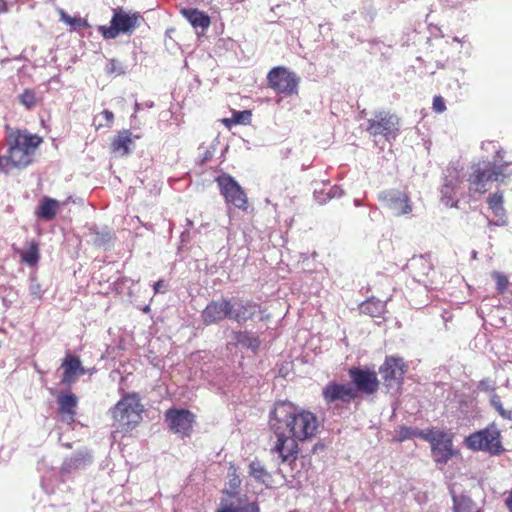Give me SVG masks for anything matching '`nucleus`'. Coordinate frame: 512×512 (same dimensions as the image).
Returning a JSON list of instances; mask_svg holds the SVG:
<instances>
[{
	"label": "nucleus",
	"instance_id": "3c124183",
	"mask_svg": "<svg viewBox=\"0 0 512 512\" xmlns=\"http://www.w3.org/2000/svg\"><path fill=\"white\" fill-rule=\"evenodd\" d=\"M505 505L508 508V510L510 512H512V488H511V491L509 492L507 498L505 499Z\"/></svg>",
	"mask_w": 512,
	"mask_h": 512
},
{
	"label": "nucleus",
	"instance_id": "f03ea898",
	"mask_svg": "<svg viewBox=\"0 0 512 512\" xmlns=\"http://www.w3.org/2000/svg\"><path fill=\"white\" fill-rule=\"evenodd\" d=\"M510 163L503 161L501 150H496L493 161H480L471 167L468 177L469 191L484 194L490 189V183L503 182L511 175L508 171Z\"/></svg>",
	"mask_w": 512,
	"mask_h": 512
},
{
	"label": "nucleus",
	"instance_id": "6ab92c4d",
	"mask_svg": "<svg viewBox=\"0 0 512 512\" xmlns=\"http://www.w3.org/2000/svg\"><path fill=\"white\" fill-rule=\"evenodd\" d=\"M61 366L64 370L61 382L65 385H71L78 375L85 374V369L77 357L68 355Z\"/></svg>",
	"mask_w": 512,
	"mask_h": 512
},
{
	"label": "nucleus",
	"instance_id": "6e6552de",
	"mask_svg": "<svg viewBox=\"0 0 512 512\" xmlns=\"http://www.w3.org/2000/svg\"><path fill=\"white\" fill-rule=\"evenodd\" d=\"M140 19L141 16L137 13L118 11L114 13L110 27L100 26L99 30L105 39H114L121 33H132L139 26Z\"/></svg>",
	"mask_w": 512,
	"mask_h": 512
},
{
	"label": "nucleus",
	"instance_id": "a18cd8bd",
	"mask_svg": "<svg viewBox=\"0 0 512 512\" xmlns=\"http://www.w3.org/2000/svg\"><path fill=\"white\" fill-rule=\"evenodd\" d=\"M433 109L438 112V113H442L443 111H445L446 109V106H445V103H444V100L441 96H435L434 99H433Z\"/></svg>",
	"mask_w": 512,
	"mask_h": 512
},
{
	"label": "nucleus",
	"instance_id": "4c0bfd02",
	"mask_svg": "<svg viewBox=\"0 0 512 512\" xmlns=\"http://www.w3.org/2000/svg\"><path fill=\"white\" fill-rule=\"evenodd\" d=\"M105 71L107 74H115L120 76L126 73V66L123 63L112 59L107 64Z\"/></svg>",
	"mask_w": 512,
	"mask_h": 512
},
{
	"label": "nucleus",
	"instance_id": "a878e982",
	"mask_svg": "<svg viewBox=\"0 0 512 512\" xmlns=\"http://www.w3.org/2000/svg\"><path fill=\"white\" fill-rule=\"evenodd\" d=\"M133 144L131 132L129 130L120 131L112 143L113 150L125 156L130 152V146Z\"/></svg>",
	"mask_w": 512,
	"mask_h": 512
},
{
	"label": "nucleus",
	"instance_id": "2eb2a0df",
	"mask_svg": "<svg viewBox=\"0 0 512 512\" xmlns=\"http://www.w3.org/2000/svg\"><path fill=\"white\" fill-rule=\"evenodd\" d=\"M229 312H231L230 300L224 298L215 300L210 302L202 311V321L206 325L218 323L226 317L229 318Z\"/></svg>",
	"mask_w": 512,
	"mask_h": 512
},
{
	"label": "nucleus",
	"instance_id": "c756f323",
	"mask_svg": "<svg viewBox=\"0 0 512 512\" xmlns=\"http://www.w3.org/2000/svg\"><path fill=\"white\" fill-rule=\"evenodd\" d=\"M17 253L21 256L22 261L29 266H34L39 261V248L38 244L34 241L29 244L28 250L18 249Z\"/></svg>",
	"mask_w": 512,
	"mask_h": 512
},
{
	"label": "nucleus",
	"instance_id": "a211bd4d",
	"mask_svg": "<svg viewBox=\"0 0 512 512\" xmlns=\"http://www.w3.org/2000/svg\"><path fill=\"white\" fill-rule=\"evenodd\" d=\"M489 209L497 218L495 221L489 220L488 225L505 226L507 224L506 211L504 208L503 194L499 191L489 195L487 199Z\"/></svg>",
	"mask_w": 512,
	"mask_h": 512
},
{
	"label": "nucleus",
	"instance_id": "423d86ee",
	"mask_svg": "<svg viewBox=\"0 0 512 512\" xmlns=\"http://www.w3.org/2000/svg\"><path fill=\"white\" fill-rule=\"evenodd\" d=\"M400 121L397 115L389 111H376L367 121L366 131L372 136H383L386 140L394 139L399 131Z\"/></svg>",
	"mask_w": 512,
	"mask_h": 512
},
{
	"label": "nucleus",
	"instance_id": "4d7b16f0",
	"mask_svg": "<svg viewBox=\"0 0 512 512\" xmlns=\"http://www.w3.org/2000/svg\"><path fill=\"white\" fill-rule=\"evenodd\" d=\"M140 108H141V104L136 102L135 103V112H138L140 110Z\"/></svg>",
	"mask_w": 512,
	"mask_h": 512
},
{
	"label": "nucleus",
	"instance_id": "f704fd0d",
	"mask_svg": "<svg viewBox=\"0 0 512 512\" xmlns=\"http://www.w3.org/2000/svg\"><path fill=\"white\" fill-rule=\"evenodd\" d=\"M19 101L27 109L35 107L37 103L35 92L30 89H25L23 93L19 95Z\"/></svg>",
	"mask_w": 512,
	"mask_h": 512
},
{
	"label": "nucleus",
	"instance_id": "aec40b11",
	"mask_svg": "<svg viewBox=\"0 0 512 512\" xmlns=\"http://www.w3.org/2000/svg\"><path fill=\"white\" fill-rule=\"evenodd\" d=\"M181 14L187 19L197 34L205 32L211 24L210 17L198 9H182Z\"/></svg>",
	"mask_w": 512,
	"mask_h": 512
},
{
	"label": "nucleus",
	"instance_id": "8fccbe9b",
	"mask_svg": "<svg viewBox=\"0 0 512 512\" xmlns=\"http://www.w3.org/2000/svg\"><path fill=\"white\" fill-rule=\"evenodd\" d=\"M101 115L105 118V120L107 121V124L106 126L107 127H110L111 124L113 123V120H114V114L109 111V110H104Z\"/></svg>",
	"mask_w": 512,
	"mask_h": 512
},
{
	"label": "nucleus",
	"instance_id": "de8ad7c7",
	"mask_svg": "<svg viewBox=\"0 0 512 512\" xmlns=\"http://www.w3.org/2000/svg\"><path fill=\"white\" fill-rule=\"evenodd\" d=\"M153 288L155 293H164L167 289V285L163 280H159L153 285Z\"/></svg>",
	"mask_w": 512,
	"mask_h": 512
},
{
	"label": "nucleus",
	"instance_id": "c85d7f7f",
	"mask_svg": "<svg viewBox=\"0 0 512 512\" xmlns=\"http://www.w3.org/2000/svg\"><path fill=\"white\" fill-rule=\"evenodd\" d=\"M385 305L380 300H368L363 302L360 305V311L363 314L369 315L371 317H379L384 312Z\"/></svg>",
	"mask_w": 512,
	"mask_h": 512
},
{
	"label": "nucleus",
	"instance_id": "39448f33",
	"mask_svg": "<svg viewBox=\"0 0 512 512\" xmlns=\"http://www.w3.org/2000/svg\"><path fill=\"white\" fill-rule=\"evenodd\" d=\"M500 431L495 424L474 432L465 438L466 446L473 451H484L491 455H498L504 449L501 444Z\"/></svg>",
	"mask_w": 512,
	"mask_h": 512
},
{
	"label": "nucleus",
	"instance_id": "864d4df0",
	"mask_svg": "<svg viewBox=\"0 0 512 512\" xmlns=\"http://www.w3.org/2000/svg\"><path fill=\"white\" fill-rule=\"evenodd\" d=\"M5 11H6L5 2H4V0H0V12H5Z\"/></svg>",
	"mask_w": 512,
	"mask_h": 512
},
{
	"label": "nucleus",
	"instance_id": "4468645a",
	"mask_svg": "<svg viewBox=\"0 0 512 512\" xmlns=\"http://www.w3.org/2000/svg\"><path fill=\"white\" fill-rule=\"evenodd\" d=\"M166 422L175 433L188 436L194 423V415L188 410L170 409L166 412Z\"/></svg>",
	"mask_w": 512,
	"mask_h": 512
},
{
	"label": "nucleus",
	"instance_id": "ddd939ff",
	"mask_svg": "<svg viewBox=\"0 0 512 512\" xmlns=\"http://www.w3.org/2000/svg\"><path fill=\"white\" fill-rule=\"evenodd\" d=\"M322 397L327 404L341 401L348 403L357 397L356 390L350 384L329 382L322 390Z\"/></svg>",
	"mask_w": 512,
	"mask_h": 512
},
{
	"label": "nucleus",
	"instance_id": "5fc2aeb1",
	"mask_svg": "<svg viewBox=\"0 0 512 512\" xmlns=\"http://www.w3.org/2000/svg\"><path fill=\"white\" fill-rule=\"evenodd\" d=\"M316 198H317L318 202L321 203V204L326 202V198L321 199L317 193H316Z\"/></svg>",
	"mask_w": 512,
	"mask_h": 512
},
{
	"label": "nucleus",
	"instance_id": "2f4dec72",
	"mask_svg": "<svg viewBox=\"0 0 512 512\" xmlns=\"http://www.w3.org/2000/svg\"><path fill=\"white\" fill-rule=\"evenodd\" d=\"M490 403L493 408L500 414V416L504 419L511 420L512 419V411L506 410L501 402L500 397L497 394H492L490 398Z\"/></svg>",
	"mask_w": 512,
	"mask_h": 512
},
{
	"label": "nucleus",
	"instance_id": "412c9836",
	"mask_svg": "<svg viewBox=\"0 0 512 512\" xmlns=\"http://www.w3.org/2000/svg\"><path fill=\"white\" fill-rule=\"evenodd\" d=\"M92 456L87 450H82L70 458L66 459L62 464V472L71 473L74 470L86 467L91 463Z\"/></svg>",
	"mask_w": 512,
	"mask_h": 512
},
{
	"label": "nucleus",
	"instance_id": "473e14b6",
	"mask_svg": "<svg viewBox=\"0 0 512 512\" xmlns=\"http://www.w3.org/2000/svg\"><path fill=\"white\" fill-rule=\"evenodd\" d=\"M237 341L242 346L249 348L253 351L257 350L260 344L259 340L256 337L249 335L247 333H240L237 337Z\"/></svg>",
	"mask_w": 512,
	"mask_h": 512
},
{
	"label": "nucleus",
	"instance_id": "bb28decb",
	"mask_svg": "<svg viewBox=\"0 0 512 512\" xmlns=\"http://www.w3.org/2000/svg\"><path fill=\"white\" fill-rule=\"evenodd\" d=\"M454 512H481L471 498L452 494Z\"/></svg>",
	"mask_w": 512,
	"mask_h": 512
},
{
	"label": "nucleus",
	"instance_id": "79ce46f5",
	"mask_svg": "<svg viewBox=\"0 0 512 512\" xmlns=\"http://www.w3.org/2000/svg\"><path fill=\"white\" fill-rule=\"evenodd\" d=\"M29 292H30V295L36 299L40 300L42 298L43 289H42L40 283L36 280V278L32 277L30 279Z\"/></svg>",
	"mask_w": 512,
	"mask_h": 512
},
{
	"label": "nucleus",
	"instance_id": "c9c22d12",
	"mask_svg": "<svg viewBox=\"0 0 512 512\" xmlns=\"http://www.w3.org/2000/svg\"><path fill=\"white\" fill-rule=\"evenodd\" d=\"M492 278L496 281V290L499 294L505 293L508 288V278L501 272L493 271L491 274Z\"/></svg>",
	"mask_w": 512,
	"mask_h": 512
},
{
	"label": "nucleus",
	"instance_id": "09e8293b",
	"mask_svg": "<svg viewBox=\"0 0 512 512\" xmlns=\"http://www.w3.org/2000/svg\"><path fill=\"white\" fill-rule=\"evenodd\" d=\"M463 0H440L441 4L445 8H453L459 5Z\"/></svg>",
	"mask_w": 512,
	"mask_h": 512
},
{
	"label": "nucleus",
	"instance_id": "4be33fe9",
	"mask_svg": "<svg viewBox=\"0 0 512 512\" xmlns=\"http://www.w3.org/2000/svg\"><path fill=\"white\" fill-rule=\"evenodd\" d=\"M256 312V305L251 302H235L231 303V312L229 318L237 322H245Z\"/></svg>",
	"mask_w": 512,
	"mask_h": 512
},
{
	"label": "nucleus",
	"instance_id": "603ef678",
	"mask_svg": "<svg viewBox=\"0 0 512 512\" xmlns=\"http://www.w3.org/2000/svg\"><path fill=\"white\" fill-rule=\"evenodd\" d=\"M248 512H259L258 504L256 502H251Z\"/></svg>",
	"mask_w": 512,
	"mask_h": 512
},
{
	"label": "nucleus",
	"instance_id": "f257e3e1",
	"mask_svg": "<svg viewBox=\"0 0 512 512\" xmlns=\"http://www.w3.org/2000/svg\"><path fill=\"white\" fill-rule=\"evenodd\" d=\"M269 425L277 439L272 451L279 454L282 462H288L297 458V441L314 437L319 422L314 413L282 401L271 411Z\"/></svg>",
	"mask_w": 512,
	"mask_h": 512
},
{
	"label": "nucleus",
	"instance_id": "7ed1b4c3",
	"mask_svg": "<svg viewBox=\"0 0 512 512\" xmlns=\"http://www.w3.org/2000/svg\"><path fill=\"white\" fill-rule=\"evenodd\" d=\"M42 143V138L27 132L18 131L9 137L8 155L12 167L25 168L33 161L36 149Z\"/></svg>",
	"mask_w": 512,
	"mask_h": 512
},
{
	"label": "nucleus",
	"instance_id": "cd10ccee",
	"mask_svg": "<svg viewBox=\"0 0 512 512\" xmlns=\"http://www.w3.org/2000/svg\"><path fill=\"white\" fill-rule=\"evenodd\" d=\"M458 183H459L458 179H454V178H452L450 180L446 179V182L443 185L442 190H441V195H442L441 200L446 206L453 207L456 205L453 202V199H454V196L456 193V189L458 187Z\"/></svg>",
	"mask_w": 512,
	"mask_h": 512
},
{
	"label": "nucleus",
	"instance_id": "5701e85b",
	"mask_svg": "<svg viewBox=\"0 0 512 512\" xmlns=\"http://www.w3.org/2000/svg\"><path fill=\"white\" fill-rule=\"evenodd\" d=\"M59 412L67 416L70 421L74 420L75 408L77 406V397L72 394L60 395L58 397Z\"/></svg>",
	"mask_w": 512,
	"mask_h": 512
},
{
	"label": "nucleus",
	"instance_id": "37998d69",
	"mask_svg": "<svg viewBox=\"0 0 512 512\" xmlns=\"http://www.w3.org/2000/svg\"><path fill=\"white\" fill-rule=\"evenodd\" d=\"M12 168L9 155L0 156V172L7 174Z\"/></svg>",
	"mask_w": 512,
	"mask_h": 512
},
{
	"label": "nucleus",
	"instance_id": "1a4fd4ad",
	"mask_svg": "<svg viewBox=\"0 0 512 512\" xmlns=\"http://www.w3.org/2000/svg\"><path fill=\"white\" fill-rule=\"evenodd\" d=\"M217 185L225 201L238 209L246 210L248 199L239 183L230 175L222 174L216 178Z\"/></svg>",
	"mask_w": 512,
	"mask_h": 512
},
{
	"label": "nucleus",
	"instance_id": "9b49d317",
	"mask_svg": "<svg viewBox=\"0 0 512 512\" xmlns=\"http://www.w3.org/2000/svg\"><path fill=\"white\" fill-rule=\"evenodd\" d=\"M379 372L387 387H399L406 372V366L402 358L387 357Z\"/></svg>",
	"mask_w": 512,
	"mask_h": 512
},
{
	"label": "nucleus",
	"instance_id": "dca6fc26",
	"mask_svg": "<svg viewBox=\"0 0 512 512\" xmlns=\"http://www.w3.org/2000/svg\"><path fill=\"white\" fill-rule=\"evenodd\" d=\"M431 450L436 463L446 464L454 455L451 437L444 432L431 445Z\"/></svg>",
	"mask_w": 512,
	"mask_h": 512
},
{
	"label": "nucleus",
	"instance_id": "20e7f679",
	"mask_svg": "<svg viewBox=\"0 0 512 512\" xmlns=\"http://www.w3.org/2000/svg\"><path fill=\"white\" fill-rule=\"evenodd\" d=\"M142 405L136 394L124 396L111 410L113 419L125 431L133 429L141 420Z\"/></svg>",
	"mask_w": 512,
	"mask_h": 512
},
{
	"label": "nucleus",
	"instance_id": "e433bc0d",
	"mask_svg": "<svg viewBox=\"0 0 512 512\" xmlns=\"http://www.w3.org/2000/svg\"><path fill=\"white\" fill-rule=\"evenodd\" d=\"M416 436V429L407 426H400L396 430L395 440L398 442H403L408 439H412Z\"/></svg>",
	"mask_w": 512,
	"mask_h": 512
},
{
	"label": "nucleus",
	"instance_id": "f8f14e48",
	"mask_svg": "<svg viewBox=\"0 0 512 512\" xmlns=\"http://www.w3.org/2000/svg\"><path fill=\"white\" fill-rule=\"evenodd\" d=\"M349 376L354 384L357 395L358 392L371 395L377 392L379 388V381L375 371L351 368L349 370Z\"/></svg>",
	"mask_w": 512,
	"mask_h": 512
},
{
	"label": "nucleus",
	"instance_id": "72a5a7b5",
	"mask_svg": "<svg viewBox=\"0 0 512 512\" xmlns=\"http://www.w3.org/2000/svg\"><path fill=\"white\" fill-rule=\"evenodd\" d=\"M444 432L433 429L419 430L416 429V436L425 441H428L431 445L443 434Z\"/></svg>",
	"mask_w": 512,
	"mask_h": 512
},
{
	"label": "nucleus",
	"instance_id": "ea45409f",
	"mask_svg": "<svg viewBox=\"0 0 512 512\" xmlns=\"http://www.w3.org/2000/svg\"><path fill=\"white\" fill-rule=\"evenodd\" d=\"M241 484V480L239 479V477L234 474L233 477L230 479L229 481V489H226L224 491V493L229 496L230 498H234L236 497V495L238 494V488Z\"/></svg>",
	"mask_w": 512,
	"mask_h": 512
},
{
	"label": "nucleus",
	"instance_id": "a19ab883",
	"mask_svg": "<svg viewBox=\"0 0 512 512\" xmlns=\"http://www.w3.org/2000/svg\"><path fill=\"white\" fill-rule=\"evenodd\" d=\"M251 120V112L248 110L235 112L233 114L232 122L234 124H247Z\"/></svg>",
	"mask_w": 512,
	"mask_h": 512
},
{
	"label": "nucleus",
	"instance_id": "58836bf2",
	"mask_svg": "<svg viewBox=\"0 0 512 512\" xmlns=\"http://www.w3.org/2000/svg\"><path fill=\"white\" fill-rule=\"evenodd\" d=\"M60 19L64 23L76 28L81 26H86L87 22L81 18H73L70 15L66 14L63 10L60 11Z\"/></svg>",
	"mask_w": 512,
	"mask_h": 512
},
{
	"label": "nucleus",
	"instance_id": "13d9d810",
	"mask_svg": "<svg viewBox=\"0 0 512 512\" xmlns=\"http://www.w3.org/2000/svg\"><path fill=\"white\" fill-rule=\"evenodd\" d=\"M144 105L147 108H152L153 107V102H146Z\"/></svg>",
	"mask_w": 512,
	"mask_h": 512
},
{
	"label": "nucleus",
	"instance_id": "49530a36",
	"mask_svg": "<svg viewBox=\"0 0 512 512\" xmlns=\"http://www.w3.org/2000/svg\"><path fill=\"white\" fill-rule=\"evenodd\" d=\"M342 194L343 190L338 186L331 187L327 193L329 199L340 197Z\"/></svg>",
	"mask_w": 512,
	"mask_h": 512
},
{
	"label": "nucleus",
	"instance_id": "0eeeda50",
	"mask_svg": "<svg viewBox=\"0 0 512 512\" xmlns=\"http://www.w3.org/2000/svg\"><path fill=\"white\" fill-rule=\"evenodd\" d=\"M268 86L279 94L291 96L297 94L299 77L287 68L278 66L272 68L267 74Z\"/></svg>",
	"mask_w": 512,
	"mask_h": 512
},
{
	"label": "nucleus",
	"instance_id": "f3484780",
	"mask_svg": "<svg viewBox=\"0 0 512 512\" xmlns=\"http://www.w3.org/2000/svg\"><path fill=\"white\" fill-rule=\"evenodd\" d=\"M408 268L417 282L425 286L429 284L428 278L432 272V265L426 257L422 255L412 257L408 263Z\"/></svg>",
	"mask_w": 512,
	"mask_h": 512
},
{
	"label": "nucleus",
	"instance_id": "9d476101",
	"mask_svg": "<svg viewBox=\"0 0 512 512\" xmlns=\"http://www.w3.org/2000/svg\"><path fill=\"white\" fill-rule=\"evenodd\" d=\"M379 201L382 202L384 207L389 209L393 215L402 216L412 211L409 197L398 190L382 191L378 195Z\"/></svg>",
	"mask_w": 512,
	"mask_h": 512
},
{
	"label": "nucleus",
	"instance_id": "6e6d98bb",
	"mask_svg": "<svg viewBox=\"0 0 512 512\" xmlns=\"http://www.w3.org/2000/svg\"><path fill=\"white\" fill-rule=\"evenodd\" d=\"M354 205H355V206H357V207H358V206H361V205H362V202H361L360 200H358V199H355V200H354Z\"/></svg>",
	"mask_w": 512,
	"mask_h": 512
},
{
	"label": "nucleus",
	"instance_id": "7c9ffc66",
	"mask_svg": "<svg viewBox=\"0 0 512 512\" xmlns=\"http://www.w3.org/2000/svg\"><path fill=\"white\" fill-rule=\"evenodd\" d=\"M249 508L250 503L242 504V502L239 501V504L235 506L228 500L221 499L219 507L216 510V512H248Z\"/></svg>",
	"mask_w": 512,
	"mask_h": 512
},
{
	"label": "nucleus",
	"instance_id": "393cba45",
	"mask_svg": "<svg viewBox=\"0 0 512 512\" xmlns=\"http://www.w3.org/2000/svg\"><path fill=\"white\" fill-rule=\"evenodd\" d=\"M249 475L267 487L272 483L271 474L265 469L264 465L259 460L251 461L249 464Z\"/></svg>",
	"mask_w": 512,
	"mask_h": 512
},
{
	"label": "nucleus",
	"instance_id": "b1692460",
	"mask_svg": "<svg viewBox=\"0 0 512 512\" xmlns=\"http://www.w3.org/2000/svg\"><path fill=\"white\" fill-rule=\"evenodd\" d=\"M60 207V204L57 200L45 197L41 201L38 210L37 215L39 218L49 221L52 220L55 215L57 214V211Z\"/></svg>",
	"mask_w": 512,
	"mask_h": 512
},
{
	"label": "nucleus",
	"instance_id": "c03bdc74",
	"mask_svg": "<svg viewBox=\"0 0 512 512\" xmlns=\"http://www.w3.org/2000/svg\"><path fill=\"white\" fill-rule=\"evenodd\" d=\"M478 388L485 392H491L495 389V384L490 379H483L479 382Z\"/></svg>",
	"mask_w": 512,
	"mask_h": 512
}]
</instances>
